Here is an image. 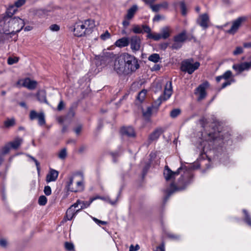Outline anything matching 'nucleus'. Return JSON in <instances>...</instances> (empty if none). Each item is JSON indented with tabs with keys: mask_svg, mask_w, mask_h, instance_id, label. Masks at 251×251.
<instances>
[{
	"mask_svg": "<svg viewBox=\"0 0 251 251\" xmlns=\"http://www.w3.org/2000/svg\"><path fill=\"white\" fill-rule=\"evenodd\" d=\"M19 58L18 57H10L7 59V63L9 65H12L13 64L17 63L19 61Z\"/></svg>",
	"mask_w": 251,
	"mask_h": 251,
	"instance_id": "79ce46f5",
	"label": "nucleus"
},
{
	"mask_svg": "<svg viewBox=\"0 0 251 251\" xmlns=\"http://www.w3.org/2000/svg\"><path fill=\"white\" fill-rule=\"evenodd\" d=\"M44 193L47 196L50 195L51 194V188L50 187V186H46L44 187Z\"/></svg>",
	"mask_w": 251,
	"mask_h": 251,
	"instance_id": "864d4df0",
	"label": "nucleus"
},
{
	"mask_svg": "<svg viewBox=\"0 0 251 251\" xmlns=\"http://www.w3.org/2000/svg\"><path fill=\"white\" fill-rule=\"evenodd\" d=\"M121 132L122 135H126L129 137H134L135 136L134 130L131 127H124L121 129Z\"/></svg>",
	"mask_w": 251,
	"mask_h": 251,
	"instance_id": "412c9836",
	"label": "nucleus"
},
{
	"mask_svg": "<svg viewBox=\"0 0 251 251\" xmlns=\"http://www.w3.org/2000/svg\"><path fill=\"white\" fill-rule=\"evenodd\" d=\"M231 83V81H230V80H227L226 82H224V83L222 84L221 88L222 89L225 88L227 86L230 85Z\"/></svg>",
	"mask_w": 251,
	"mask_h": 251,
	"instance_id": "338daca9",
	"label": "nucleus"
},
{
	"mask_svg": "<svg viewBox=\"0 0 251 251\" xmlns=\"http://www.w3.org/2000/svg\"><path fill=\"white\" fill-rule=\"evenodd\" d=\"M86 149V146L82 145L78 149V152L80 153H83Z\"/></svg>",
	"mask_w": 251,
	"mask_h": 251,
	"instance_id": "774afa93",
	"label": "nucleus"
},
{
	"mask_svg": "<svg viewBox=\"0 0 251 251\" xmlns=\"http://www.w3.org/2000/svg\"><path fill=\"white\" fill-rule=\"evenodd\" d=\"M251 67V64L250 62H242L240 63L235 64L232 66V68L238 74L241 73L244 71H247Z\"/></svg>",
	"mask_w": 251,
	"mask_h": 251,
	"instance_id": "4468645a",
	"label": "nucleus"
},
{
	"mask_svg": "<svg viewBox=\"0 0 251 251\" xmlns=\"http://www.w3.org/2000/svg\"><path fill=\"white\" fill-rule=\"evenodd\" d=\"M200 65L198 62L192 64L189 61L186 60L182 62L181 70L184 72H187L189 74H192L196 70L198 69Z\"/></svg>",
	"mask_w": 251,
	"mask_h": 251,
	"instance_id": "6e6552de",
	"label": "nucleus"
},
{
	"mask_svg": "<svg viewBox=\"0 0 251 251\" xmlns=\"http://www.w3.org/2000/svg\"><path fill=\"white\" fill-rule=\"evenodd\" d=\"M120 192H119V194L117 195L116 198L115 200H114V201H111L110 200V199L109 198V197H101L100 200L106 201L109 202V203H110L111 205H115L117 203V202H118L119 198L120 197Z\"/></svg>",
	"mask_w": 251,
	"mask_h": 251,
	"instance_id": "c756f323",
	"label": "nucleus"
},
{
	"mask_svg": "<svg viewBox=\"0 0 251 251\" xmlns=\"http://www.w3.org/2000/svg\"><path fill=\"white\" fill-rule=\"evenodd\" d=\"M50 29L53 31H58L60 29V27L56 24H53L50 26Z\"/></svg>",
	"mask_w": 251,
	"mask_h": 251,
	"instance_id": "5fc2aeb1",
	"label": "nucleus"
},
{
	"mask_svg": "<svg viewBox=\"0 0 251 251\" xmlns=\"http://www.w3.org/2000/svg\"><path fill=\"white\" fill-rule=\"evenodd\" d=\"M132 31L136 34H140L143 33L142 27H140L138 25H133L132 29Z\"/></svg>",
	"mask_w": 251,
	"mask_h": 251,
	"instance_id": "c9c22d12",
	"label": "nucleus"
},
{
	"mask_svg": "<svg viewBox=\"0 0 251 251\" xmlns=\"http://www.w3.org/2000/svg\"><path fill=\"white\" fill-rule=\"evenodd\" d=\"M147 37L149 39H151L155 41H158L160 39H161L160 34L156 33H151V34L147 35Z\"/></svg>",
	"mask_w": 251,
	"mask_h": 251,
	"instance_id": "72a5a7b5",
	"label": "nucleus"
},
{
	"mask_svg": "<svg viewBox=\"0 0 251 251\" xmlns=\"http://www.w3.org/2000/svg\"><path fill=\"white\" fill-rule=\"evenodd\" d=\"M4 34L0 35V44L4 43L5 40L9 39V36L10 34H6L3 33Z\"/></svg>",
	"mask_w": 251,
	"mask_h": 251,
	"instance_id": "09e8293b",
	"label": "nucleus"
},
{
	"mask_svg": "<svg viewBox=\"0 0 251 251\" xmlns=\"http://www.w3.org/2000/svg\"><path fill=\"white\" fill-rule=\"evenodd\" d=\"M148 59L149 61L154 63H157L160 59V56L157 53H153L149 56Z\"/></svg>",
	"mask_w": 251,
	"mask_h": 251,
	"instance_id": "7c9ffc66",
	"label": "nucleus"
},
{
	"mask_svg": "<svg viewBox=\"0 0 251 251\" xmlns=\"http://www.w3.org/2000/svg\"><path fill=\"white\" fill-rule=\"evenodd\" d=\"M58 157L61 159H64L67 156V150L66 148L62 149L58 154Z\"/></svg>",
	"mask_w": 251,
	"mask_h": 251,
	"instance_id": "e433bc0d",
	"label": "nucleus"
},
{
	"mask_svg": "<svg viewBox=\"0 0 251 251\" xmlns=\"http://www.w3.org/2000/svg\"><path fill=\"white\" fill-rule=\"evenodd\" d=\"M243 50L241 47H237L235 50L233 51V54L235 55H238L243 53Z\"/></svg>",
	"mask_w": 251,
	"mask_h": 251,
	"instance_id": "3c124183",
	"label": "nucleus"
},
{
	"mask_svg": "<svg viewBox=\"0 0 251 251\" xmlns=\"http://www.w3.org/2000/svg\"><path fill=\"white\" fill-rule=\"evenodd\" d=\"M155 251H165V245L164 243H162L161 245L158 247Z\"/></svg>",
	"mask_w": 251,
	"mask_h": 251,
	"instance_id": "0e129e2a",
	"label": "nucleus"
},
{
	"mask_svg": "<svg viewBox=\"0 0 251 251\" xmlns=\"http://www.w3.org/2000/svg\"><path fill=\"white\" fill-rule=\"evenodd\" d=\"M164 130L162 128H157L149 136L148 140L150 143L156 140L162 133Z\"/></svg>",
	"mask_w": 251,
	"mask_h": 251,
	"instance_id": "f3484780",
	"label": "nucleus"
},
{
	"mask_svg": "<svg viewBox=\"0 0 251 251\" xmlns=\"http://www.w3.org/2000/svg\"><path fill=\"white\" fill-rule=\"evenodd\" d=\"M192 177V175L190 173L186 172L179 179L177 186L174 183H172L170 189L166 190V196L164 199L165 201H166L170 196L175 192L184 189L186 185L190 183V178Z\"/></svg>",
	"mask_w": 251,
	"mask_h": 251,
	"instance_id": "7ed1b4c3",
	"label": "nucleus"
},
{
	"mask_svg": "<svg viewBox=\"0 0 251 251\" xmlns=\"http://www.w3.org/2000/svg\"><path fill=\"white\" fill-rule=\"evenodd\" d=\"M15 124V119L14 118H7L3 123L4 126L6 128H9L14 126Z\"/></svg>",
	"mask_w": 251,
	"mask_h": 251,
	"instance_id": "cd10ccee",
	"label": "nucleus"
},
{
	"mask_svg": "<svg viewBox=\"0 0 251 251\" xmlns=\"http://www.w3.org/2000/svg\"><path fill=\"white\" fill-rule=\"evenodd\" d=\"M161 34L160 36L161 38L166 39L170 36L171 33L172 32L171 29L168 26H165L161 29Z\"/></svg>",
	"mask_w": 251,
	"mask_h": 251,
	"instance_id": "393cba45",
	"label": "nucleus"
},
{
	"mask_svg": "<svg viewBox=\"0 0 251 251\" xmlns=\"http://www.w3.org/2000/svg\"><path fill=\"white\" fill-rule=\"evenodd\" d=\"M11 147H10V145L9 143L6 144L2 149L1 152L3 154H6L8 153L10 150H11Z\"/></svg>",
	"mask_w": 251,
	"mask_h": 251,
	"instance_id": "ea45409f",
	"label": "nucleus"
},
{
	"mask_svg": "<svg viewBox=\"0 0 251 251\" xmlns=\"http://www.w3.org/2000/svg\"><path fill=\"white\" fill-rule=\"evenodd\" d=\"M188 36L186 31L184 30L174 37V43L171 46L173 50H178L182 47L183 44L187 41Z\"/></svg>",
	"mask_w": 251,
	"mask_h": 251,
	"instance_id": "423d86ee",
	"label": "nucleus"
},
{
	"mask_svg": "<svg viewBox=\"0 0 251 251\" xmlns=\"http://www.w3.org/2000/svg\"><path fill=\"white\" fill-rule=\"evenodd\" d=\"M164 19V17L163 16H161L160 15H156L154 16V17L153 19V22H158L161 19Z\"/></svg>",
	"mask_w": 251,
	"mask_h": 251,
	"instance_id": "bf43d9fd",
	"label": "nucleus"
},
{
	"mask_svg": "<svg viewBox=\"0 0 251 251\" xmlns=\"http://www.w3.org/2000/svg\"><path fill=\"white\" fill-rule=\"evenodd\" d=\"M25 2V0H17L14 2V5L17 8L23 5Z\"/></svg>",
	"mask_w": 251,
	"mask_h": 251,
	"instance_id": "de8ad7c7",
	"label": "nucleus"
},
{
	"mask_svg": "<svg viewBox=\"0 0 251 251\" xmlns=\"http://www.w3.org/2000/svg\"><path fill=\"white\" fill-rule=\"evenodd\" d=\"M59 173L57 171L53 169H50L49 173L46 176V182L49 183L51 181H55L58 176Z\"/></svg>",
	"mask_w": 251,
	"mask_h": 251,
	"instance_id": "dca6fc26",
	"label": "nucleus"
},
{
	"mask_svg": "<svg viewBox=\"0 0 251 251\" xmlns=\"http://www.w3.org/2000/svg\"><path fill=\"white\" fill-rule=\"evenodd\" d=\"M173 88L172 82L168 81L166 82L164 90L163 95L160 96L154 102L155 106H159L163 101H165L170 98L172 94Z\"/></svg>",
	"mask_w": 251,
	"mask_h": 251,
	"instance_id": "0eeeda50",
	"label": "nucleus"
},
{
	"mask_svg": "<svg viewBox=\"0 0 251 251\" xmlns=\"http://www.w3.org/2000/svg\"><path fill=\"white\" fill-rule=\"evenodd\" d=\"M130 20H131V19H127L126 18H125V17H124V20L122 22V25L125 29L129 25Z\"/></svg>",
	"mask_w": 251,
	"mask_h": 251,
	"instance_id": "603ef678",
	"label": "nucleus"
},
{
	"mask_svg": "<svg viewBox=\"0 0 251 251\" xmlns=\"http://www.w3.org/2000/svg\"><path fill=\"white\" fill-rule=\"evenodd\" d=\"M141 40L140 38L134 35L131 36L129 39V44L132 50L134 51H138L140 49Z\"/></svg>",
	"mask_w": 251,
	"mask_h": 251,
	"instance_id": "f8f14e48",
	"label": "nucleus"
},
{
	"mask_svg": "<svg viewBox=\"0 0 251 251\" xmlns=\"http://www.w3.org/2000/svg\"><path fill=\"white\" fill-rule=\"evenodd\" d=\"M110 34L107 30H106L104 33L102 34L100 36V38L102 40H105L107 39H109L110 37Z\"/></svg>",
	"mask_w": 251,
	"mask_h": 251,
	"instance_id": "49530a36",
	"label": "nucleus"
},
{
	"mask_svg": "<svg viewBox=\"0 0 251 251\" xmlns=\"http://www.w3.org/2000/svg\"><path fill=\"white\" fill-rule=\"evenodd\" d=\"M73 183V177H71L70 178L69 181V182L68 183V185H67L68 189L70 191H71V188H74L72 186Z\"/></svg>",
	"mask_w": 251,
	"mask_h": 251,
	"instance_id": "e2e57ef3",
	"label": "nucleus"
},
{
	"mask_svg": "<svg viewBox=\"0 0 251 251\" xmlns=\"http://www.w3.org/2000/svg\"><path fill=\"white\" fill-rule=\"evenodd\" d=\"M169 7V3L167 1H164L159 4H151L150 8L154 12H158L161 9H167Z\"/></svg>",
	"mask_w": 251,
	"mask_h": 251,
	"instance_id": "a211bd4d",
	"label": "nucleus"
},
{
	"mask_svg": "<svg viewBox=\"0 0 251 251\" xmlns=\"http://www.w3.org/2000/svg\"><path fill=\"white\" fill-rule=\"evenodd\" d=\"M78 211H79V210L75 211L74 209H72V207H70L67 209L65 217H64L63 220L66 221L67 220H72L75 214Z\"/></svg>",
	"mask_w": 251,
	"mask_h": 251,
	"instance_id": "b1692460",
	"label": "nucleus"
},
{
	"mask_svg": "<svg viewBox=\"0 0 251 251\" xmlns=\"http://www.w3.org/2000/svg\"><path fill=\"white\" fill-rule=\"evenodd\" d=\"M65 248L68 251H72L74 250L73 244L70 242H66L65 243Z\"/></svg>",
	"mask_w": 251,
	"mask_h": 251,
	"instance_id": "c03bdc74",
	"label": "nucleus"
},
{
	"mask_svg": "<svg viewBox=\"0 0 251 251\" xmlns=\"http://www.w3.org/2000/svg\"><path fill=\"white\" fill-rule=\"evenodd\" d=\"M181 13L183 16H185L187 15V8L186 5L183 1H181L180 3Z\"/></svg>",
	"mask_w": 251,
	"mask_h": 251,
	"instance_id": "4c0bfd02",
	"label": "nucleus"
},
{
	"mask_svg": "<svg viewBox=\"0 0 251 251\" xmlns=\"http://www.w3.org/2000/svg\"><path fill=\"white\" fill-rule=\"evenodd\" d=\"M36 96L38 100L40 102H45L46 103H48L46 99V92L44 90L38 91L36 94Z\"/></svg>",
	"mask_w": 251,
	"mask_h": 251,
	"instance_id": "a878e982",
	"label": "nucleus"
},
{
	"mask_svg": "<svg viewBox=\"0 0 251 251\" xmlns=\"http://www.w3.org/2000/svg\"><path fill=\"white\" fill-rule=\"evenodd\" d=\"M180 110L179 109H175L171 111L170 116L172 118H175L180 114Z\"/></svg>",
	"mask_w": 251,
	"mask_h": 251,
	"instance_id": "a19ab883",
	"label": "nucleus"
},
{
	"mask_svg": "<svg viewBox=\"0 0 251 251\" xmlns=\"http://www.w3.org/2000/svg\"><path fill=\"white\" fill-rule=\"evenodd\" d=\"M29 119L30 120H34L37 119L38 124L42 126L46 124L45 116L44 112L37 113L35 110H31L29 113Z\"/></svg>",
	"mask_w": 251,
	"mask_h": 251,
	"instance_id": "9d476101",
	"label": "nucleus"
},
{
	"mask_svg": "<svg viewBox=\"0 0 251 251\" xmlns=\"http://www.w3.org/2000/svg\"><path fill=\"white\" fill-rule=\"evenodd\" d=\"M50 10L48 9H32L30 10V12L34 16H37L39 18L45 17L48 14L49 12H50Z\"/></svg>",
	"mask_w": 251,
	"mask_h": 251,
	"instance_id": "aec40b11",
	"label": "nucleus"
},
{
	"mask_svg": "<svg viewBox=\"0 0 251 251\" xmlns=\"http://www.w3.org/2000/svg\"><path fill=\"white\" fill-rule=\"evenodd\" d=\"M23 140L20 138H16L14 141L8 143L12 149H17L21 145Z\"/></svg>",
	"mask_w": 251,
	"mask_h": 251,
	"instance_id": "c85d7f7f",
	"label": "nucleus"
},
{
	"mask_svg": "<svg viewBox=\"0 0 251 251\" xmlns=\"http://www.w3.org/2000/svg\"><path fill=\"white\" fill-rule=\"evenodd\" d=\"M17 11V8L14 5H9L5 14L2 16L1 20L5 19V18H13V15Z\"/></svg>",
	"mask_w": 251,
	"mask_h": 251,
	"instance_id": "6ab92c4d",
	"label": "nucleus"
},
{
	"mask_svg": "<svg viewBox=\"0 0 251 251\" xmlns=\"http://www.w3.org/2000/svg\"><path fill=\"white\" fill-rule=\"evenodd\" d=\"M37 85V82L36 81L32 80L29 78H26L23 79L22 86L29 90H33L36 87Z\"/></svg>",
	"mask_w": 251,
	"mask_h": 251,
	"instance_id": "2eb2a0df",
	"label": "nucleus"
},
{
	"mask_svg": "<svg viewBox=\"0 0 251 251\" xmlns=\"http://www.w3.org/2000/svg\"><path fill=\"white\" fill-rule=\"evenodd\" d=\"M94 201H95V199H90L89 201H81V207L78 210L80 211L82 209L88 207Z\"/></svg>",
	"mask_w": 251,
	"mask_h": 251,
	"instance_id": "2f4dec72",
	"label": "nucleus"
},
{
	"mask_svg": "<svg viewBox=\"0 0 251 251\" xmlns=\"http://www.w3.org/2000/svg\"><path fill=\"white\" fill-rule=\"evenodd\" d=\"M146 94H147V90H142L141 91H140L138 95L137 98V100L140 102H142L144 100L146 97Z\"/></svg>",
	"mask_w": 251,
	"mask_h": 251,
	"instance_id": "f704fd0d",
	"label": "nucleus"
},
{
	"mask_svg": "<svg viewBox=\"0 0 251 251\" xmlns=\"http://www.w3.org/2000/svg\"><path fill=\"white\" fill-rule=\"evenodd\" d=\"M196 90L197 91V93L199 94V100H201L205 97V87L204 84L200 85L197 88Z\"/></svg>",
	"mask_w": 251,
	"mask_h": 251,
	"instance_id": "bb28decb",
	"label": "nucleus"
},
{
	"mask_svg": "<svg viewBox=\"0 0 251 251\" xmlns=\"http://www.w3.org/2000/svg\"><path fill=\"white\" fill-rule=\"evenodd\" d=\"M75 115V111L73 108H71L68 113V116L70 117H74Z\"/></svg>",
	"mask_w": 251,
	"mask_h": 251,
	"instance_id": "680f3d73",
	"label": "nucleus"
},
{
	"mask_svg": "<svg viewBox=\"0 0 251 251\" xmlns=\"http://www.w3.org/2000/svg\"><path fill=\"white\" fill-rule=\"evenodd\" d=\"M77 186L74 188H71V191L77 192L82 191L83 189V183L81 181H78L76 183Z\"/></svg>",
	"mask_w": 251,
	"mask_h": 251,
	"instance_id": "473e14b6",
	"label": "nucleus"
},
{
	"mask_svg": "<svg viewBox=\"0 0 251 251\" xmlns=\"http://www.w3.org/2000/svg\"><path fill=\"white\" fill-rule=\"evenodd\" d=\"M0 245L2 247H5L7 246V241L4 239L0 240Z\"/></svg>",
	"mask_w": 251,
	"mask_h": 251,
	"instance_id": "69168bd1",
	"label": "nucleus"
},
{
	"mask_svg": "<svg viewBox=\"0 0 251 251\" xmlns=\"http://www.w3.org/2000/svg\"><path fill=\"white\" fill-rule=\"evenodd\" d=\"M142 29H143V32L147 33L149 35L150 34H151V28L147 25H142Z\"/></svg>",
	"mask_w": 251,
	"mask_h": 251,
	"instance_id": "37998d69",
	"label": "nucleus"
},
{
	"mask_svg": "<svg viewBox=\"0 0 251 251\" xmlns=\"http://www.w3.org/2000/svg\"><path fill=\"white\" fill-rule=\"evenodd\" d=\"M129 44V39L128 37H123L116 41L115 45L119 48L127 47Z\"/></svg>",
	"mask_w": 251,
	"mask_h": 251,
	"instance_id": "4be33fe9",
	"label": "nucleus"
},
{
	"mask_svg": "<svg viewBox=\"0 0 251 251\" xmlns=\"http://www.w3.org/2000/svg\"><path fill=\"white\" fill-rule=\"evenodd\" d=\"M243 212L245 215V221L250 226H251V219L246 210H243Z\"/></svg>",
	"mask_w": 251,
	"mask_h": 251,
	"instance_id": "a18cd8bd",
	"label": "nucleus"
},
{
	"mask_svg": "<svg viewBox=\"0 0 251 251\" xmlns=\"http://www.w3.org/2000/svg\"><path fill=\"white\" fill-rule=\"evenodd\" d=\"M25 25L24 20L18 17L11 18L6 17L5 19L0 21V25L3 27L2 30L6 34L15 35L23 28Z\"/></svg>",
	"mask_w": 251,
	"mask_h": 251,
	"instance_id": "f257e3e1",
	"label": "nucleus"
},
{
	"mask_svg": "<svg viewBox=\"0 0 251 251\" xmlns=\"http://www.w3.org/2000/svg\"><path fill=\"white\" fill-rule=\"evenodd\" d=\"M110 66L118 74L127 75L123 54L115 58L113 62H111Z\"/></svg>",
	"mask_w": 251,
	"mask_h": 251,
	"instance_id": "39448f33",
	"label": "nucleus"
},
{
	"mask_svg": "<svg viewBox=\"0 0 251 251\" xmlns=\"http://www.w3.org/2000/svg\"><path fill=\"white\" fill-rule=\"evenodd\" d=\"M65 104L62 100H60L58 106H57V110L58 111H61L64 108Z\"/></svg>",
	"mask_w": 251,
	"mask_h": 251,
	"instance_id": "4d7b16f0",
	"label": "nucleus"
},
{
	"mask_svg": "<svg viewBox=\"0 0 251 251\" xmlns=\"http://www.w3.org/2000/svg\"><path fill=\"white\" fill-rule=\"evenodd\" d=\"M140 247L138 245H136L135 246L133 245H130L129 247V251H137L139 250Z\"/></svg>",
	"mask_w": 251,
	"mask_h": 251,
	"instance_id": "13d9d810",
	"label": "nucleus"
},
{
	"mask_svg": "<svg viewBox=\"0 0 251 251\" xmlns=\"http://www.w3.org/2000/svg\"><path fill=\"white\" fill-rule=\"evenodd\" d=\"M93 220L94 221H95L97 224L100 225H105L107 224V222L105 221H102L101 220H100L96 218H93Z\"/></svg>",
	"mask_w": 251,
	"mask_h": 251,
	"instance_id": "052dcab7",
	"label": "nucleus"
},
{
	"mask_svg": "<svg viewBox=\"0 0 251 251\" xmlns=\"http://www.w3.org/2000/svg\"><path fill=\"white\" fill-rule=\"evenodd\" d=\"M143 114L145 117H149L151 116V108L150 107H148L146 111H143Z\"/></svg>",
	"mask_w": 251,
	"mask_h": 251,
	"instance_id": "6e6d98bb",
	"label": "nucleus"
},
{
	"mask_svg": "<svg viewBox=\"0 0 251 251\" xmlns=\"http://www.w3.org/2000/svg\"><path fill=\"white\" fill-rule=\"evenodd\" d=\"M246 20L247 17H246L243 16L238 18L233 22L231 28L226 32L230 34H234Z\"/></svg>",
	"mask_w": 251,
	"mask_h": 251,
	"instance_id": "1a4fd4ad",
	"label": "nucleus"
},
{
	"mask_svg": "<svg viewBox=\"0 0 251 251\" xmlns=\"http://www.w3.org/2000/svg\"><path fill=\"white\" fill-rule=\"evenodd\" d=\"M209 18L207 14L204 13L199 16L197 20V23L203 29H206L208 27Z\"/></svg>",
	"mask_w": 251,
	"mask_h": 251,
	"instance_id": "ddd939ff",
	"label": "nucleus"
},
{
	"mask_svg": "<svg viewBox=\"0 0 251 251\" xmlns=\"http://www.w3.org/2000/svg\"><path fill=\"white\" fill-rule=\"evenodd\" d=\"M47 202V199L45 196H41L38 199V203L40 205H45Z\"/></svg>",
	"mask_w": 251,
	"mask_h": 251,
	"instance_id": "58836bf2",
	"label": "nucleus"
},
{
	"mask_svg": "<svg viewBox=\"0 0 251 251\" xmlns=\"http://www.w3.org/2000/svg\"><path fill=\"white\" fill-rule=\"evenodd\" d=\"M182 168L179 167L176 172L172 171L168 166H165L164 171V176L167 181L172 180L175 177L178 176Z\"/></svg>",
	"mask_w": 251,
	"mask_h": 251,
	"instance_id": "9b49d317",
	"label": "nucleus"
},
{
	"mask_svg": "<svg viewBox=\"0 0 251 251\" xmlns=\"http://www.w3.org/2000/svg\"><path fill=\"white\" fill-rule=\"evenodd\" d=\"M232 75V72L228 70L226 71L223 75V78L224 79L227 80Z\"/></svg>",
	"mask_w": 251,
	"mask_h": 251,
	"instance_id": "8fccbe9b",
	"label": "nucleus"
},
{
	"mask_svg": "<svg viewBox=\"0 0 251 251\" xmlns=\"http://www.w3.org/2000/svg\"><path fill=\"white\" fill-rule=\"evenodd\" d=\"M138 10V6L134 5L129 8L127 11L126 14L125 16V18L127 19H132Z\"/></svg>",
	"mask_w": 251,
	"mask_h": 251,
	"instance_id": "5701e85b",
	"label": "nucleus"
},
{
	"mask_svg": "<svg viewBox=\"0 0 251 251\" xmlns=\"http://www.w3.org/2000/svg\"><path fill=\"white\" fill-rule=\"evenodd\" d=\"M96 26L94 20L88 19L84 21L76 22L73 29L74 35L76 37H82L92 33Z\"/></svg>",
	"mask_w": 251,
	"mask_h": 251,
	"instance_id": "f03ea898",
	"label": "nucleus"
},
{
	"mask_svg": "<svg viewBox=\"0 0 251 251\" xmlns=\"http://www.w3.org/2000/svg\"><path fill=\"white\" fill-rule=\"evenodd\" d=\"M123 56L127 75L135 72L139 68L138 60L135 56L127 53H123Z\"/></svg>",
	"mask_w": 251,
	"mask_h": 251,
	"instance_id": "20e7f679",
	"label": "nucleus"
}]
</instances>
